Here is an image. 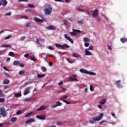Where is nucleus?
<instances>
[{
  "instance_id": "26",
  "label": "nucleus",
  "mask_w": 127,
  "mask_h": 127,
  "mask_svg": "<svg viewBox=\"0 0 127 127\" xmlns=\"http://www.w3.org/2000/svg\"><path fill=\"white\" fill-rule=\"evenodd\" d=\"M45 76H46L45 74H39L37 75V77H38V78H44Z\"/></svg>"
},
{
  "instance_id": "33",
  "label": "nucleus",
  "mask_w": 127,
  "mask_h": 127,
  "mask_svg": "<svg viewBox=\"0 0 127 127\" xmlns=\"http://www.w3.org/2000/svg\"><path fill=\"white\" fill-rule=\"evenodd\" d=\"M69 79H70V80H71V81H72L73 82H75L76 81H79V80H78V79H77L76 78L69 77Z\"/></svg>"
},
{
  "instance_id": "35",
  "label": "nucleus",
  "mask_w": 127,
  "mask_h": 127,
  "mask_svg": "<svg viewBox=\"0 0 127 127\" xmlns=\"http://www.w3.org/2000/svg\"><path fill=\"white\" fill-rule=\"evenodd\" d=\"M86 50L89 51H93L94 50V47L93 46H90L88 49H86Z\"/></svg>"
},
{
  "instance_id": "40",
  "label": "nucleus",
  "mask_w": 127,
  "mask_h": 127,
  "mask_svg": "<svg viewBox=\"0 0 127 127\" xmlns=\"http://www.w3.org/2000/svg\"><path fill=\"white\" fill-rule=\"evenodd\" d=\"M3 96H4V94H3V91L0 90V96L2 97Z\"/></svg>"
},
{
  "instance_id": "20",
  "label": "nucleus",
  "mask_w": 127,
  "mask_h": 127,
  "mask_svg": "<svg viewBox=\"0 0 127 127\" xmlns=\"http://www.w3.org/2000/svg\"><path fill=\"white\" fill-rule=\"evenodd\" d=\"M62 48H64V49H65V48H66V49L70 48V46L67 45L66 44H64L62 46Z\"/></svg>"
},
{
  "instance_id": "47",
  "label": "nucleus",
  "mask_w": 127,
  "mask_h": 127,
  "mask_svg": "<svg viewBox=\"0 0 127 127\" xmlns=\"http://www.w3.org/2000/svg\"><path fill=\"white\" fill-rule=\"evenodd\" d=\"M11 12H9L8 13H6L5 15V16H9V15H11Z\"/></svg>"
},
{
  "instance_id": "53",
  "label": "nucleus",
  "mask_w": 127,
  "mask_h": 127,
  "mask_svg": "<svg viewBox=\"0 0 127 127\" xmlns=\"http://www.w3.org/2000/svg\"><path fill=\"white\" fill-rule=\"evenodd\" d=\"M49 57H53V58H55V56H54L53 55H49L48 54H47Z\"/></svg>"
},
{
  "instance_id": "5",
  "label": "nucleus",
  "mask_w": 127,
  "mask_h": 127,
  "mask_svg": "<svg viewBox=\"0 0 127 127\" xmlns=\"http://www.w3.org/2000/svg\"><path fill=\"white\" fill-rule=\"evenodd\" d=\"M0 115L3 117V118H5V117L7 116V114L6 113V111H5V109H4V108H0Z\"/></svg>"
},
{
  "instance_id": "28",
  "label": "nucleus",
  "mask_w": 127,
  "mask_h": 127,
  "mask_svg": "<svg viewBox=\"0 0 127 127\" xmlns=\"http://www.w3.org/2000/svg\"><path fill=\"white\" fill-rule=\"evenodd\" d=\"M17 120V118L16 117H13L11 119V122L14 123V122H16Z\"/></svg>"
},
{
  "instance_id": "29",
  "label": "nucleus",
  "mask_w": 127,
  "mask_h": 127,
  "mask_svg": "<svg viewBox=\"0 0 127 127\" xmlns=\"http://www.w3.org/2000/svg\"><path fill=\"white\" fill-rule=\"evenodd\" d=\"M39 40H41V38L36 39V42H37V43L39 44L40 47H42V45H41V43H40L39 42Z\"/></svg>"
},
{
  "instance_id": "50",
  "label": "nucleus",
  "mask_w": 127,
  "mask_h": 127,
  "mask_svg": "<svg viewBox=\"0 0 127 127\" xmlns=\"http://www.w3.org/2000/svg\"><path fill=\"white\" fill-rule=\"evenodd\" d=\"M89 45H90V44H89V43H84V46L85 47H89Z\"/></svg>"
},
{
  "instance_id": "11",
  "label": "nucleus",
  "mask_w": 127,
  "mask_h": 127,
  "mask_svg": "<svg viewBox=\"0 0 127 127\" xmlns=\"http://www.w3.org/2000/svg\"><path fill=\"white\" fill-rule=\"evenodd\" d=\"M46 109H47V107L46 106H42L37 108L36 111H38V112H40L41 111H44V110H46Z\"/></svg>"
},
{
  "instance_id": "62",
  "label": "nucleus",
  "mask_w": 127,
  "mask_h": 127,
  "mask_svg": "<svg viewBox=\"0 0 127 127\" xmlns=\"http://www.w3.org/2000/svg\"><path fill=\"white\" fill-rule=\"evenodd\" d=\"M24 57H25V58H28V57H29V54H26L24 55Z\"/></svg>"
},
{
  "instance_id": "57",
  "label": "nucleus",
  "mask_w": 127,
  "mask_h": 127,
  "mask_svg": "<svg viewBox=\"0 0 127 127\" xmlns=\"http://www.w3.org/2000/svg\"><path fill=\"white\" fill-rule=\"evenodd\" d=\"M48 49L50 50H54V48H52V47H51V46H49L48 47Z\"/></svg>"
},
{
  "instance_id": "48",
  "label": "nucleus",
  "mask_w": 127,
  "mask_h": 127,
  "mask_svg": "<svg viewBox=\"0 0 127 127\" xmlns=\"http://www.w3.org/2000/svg\"><path fill=\"white\" fill-rule=\"evenodd\" d=\"M77 10H78V11H83L84 12V10H83V9H81V8L80 7H77L76 8Z\"/></svg>"
},
{
  "instance_id": "63",
  "label": "nucleus",
  "mask_w": 127,
  "mask_h": 127,
  "mask_svg": "<svg viewBox=\"0 0 127 127\" xmlns=\"http://www.w3.org/2000/svg\"><path fill=\"white\" fill-rule=\"evenodd\" d=\"M108 49L112 50V47L110 45H108Z\"/></svg>"
},
{
  "instance_id": "18",
  "label": "nucleus",
  "mask_w": 127,
  "mask_h": 127,
  "mask_svg": "<svg viewBox=\"0 0 127 127\" xmlns=\"http://www.w3.org/2000/svg\"><path fill=\"white\" fill-rule=\"evenodd\" d=\"M107 103V99L105 98L100 101L99 104L100 105H105Z\"/></svg>"
},
{
  "instance_id": "2",
  "label": "nucleus",
  "mask_w": 127,
  "mask_h": 127,
  "mask_svg": "<svg viewBox=\"0 0 127 127\" xmlns=\"http://www.w3.org/2000/svg\"><path fill=\"white\" fill-rule=\"evenodd\" d=\"M44 13L46 15H49V14H51V12H52V6L51 5H47L44 9Z\"/></svg>"
},
{
  "instance_id": "56",
  "label": "nucleus",
  "mask_w": 127,
  "mask_h": 127,
  "mask_svg": "<svg viewBox=\"0 0 127 127\" xmlns=\"http://www.w3.org/2000/svg\"><path fill=\"white\" fill-rule=\"evenodd\" d=\"M104 123H107V121H102L99 122V125H102V124H104Z\"/></svg>"
},
{
  "instance_id": "27",
  "label": "nucleus",
  "mask_w": 127,
  "mask_h": 127,
  "mask_svg": "<svg viewBox=\"0 0 127 127\" xmlns=\"http://www.w3.org/2000/svg\"><path fill=\"white\" fill-rule=\"evenodd\" d=\"M120 40L121 41V42L122 43H125V42H127V39H125L124 38H121L120 39Z\"/></svg>"
},
{
  "instance_id": "21",
  "label": "nucleus",
  "mask_w": 127,
  "mask_h": 127,
  "mask_svg": "<svg viewBox=\"0 0 127 127\" xmlns=\"http://www.w3.org/2000/svg\"><path fill=\"white\" fill-rule=\"evenodd\" d=\"M21 96V92L14 94V97H15V98H19Z\"/></svg>"
},
{
  "instance_id": "15",
  "label": "nucleus",
  "mask_w": 127,
  "mask_h": 127,
  "mask_svg": "<svg viewBox=\"0 0 127 127\" xmlns=\"http://www.w3.org/2000/svg\"><path fill=\"white\" fill-rule=\"evenodd\" d=\"M48 30H56V27L54 26L50 25L46 27Z\"/></svg>"
},
{
  "instance_id": "8",
  "label": "nucleus",
  "mask_w": 127,
  "mask_h": 127,
  "mask_svg": "<svg viewBox=\"0 0 127 127\" xmlns=\"http://www.w3.org/2000/svg\"><path fill=\"white\" fill-rule=\"evenodd\" d=\"M32 88V86H29L26 88V89L24 90L23 95L24 96H26V95H28V94H29L30 93V90H31Z\"/></svg>"
},
{
  "instance_id": "1",
  "label": "nucleus",
  "mask_w": 127,
  "mask_h": 127,
  "mask_svg": "<svg viewBox=\"0 0 127 127\" xmlns=\"http://www.w3.org/2000/svg\"><path fill=\"white\" fill-rule=\"evenodd\" d=\"M103 117H104V114L101 113L99 115V116L97 117H93L92 118V121H90L89 122V123L90 124V125H94V124H95V122H99V121H101V120H102Z\"/></svg>"
},
{
  "instance_id": "38",
  "label": "nucleus",
  "mask_w": 127,
  "mask_h": 127,
  "mask_svg": "<svg viewBox=\"0 0 127 127\" xmlns=\"http://www.w3.org/2000/svg\"><path fill=\"white\" fill-rule=\"evenodd\" d=\"M2 47H4L5 48H7L10 47V46L8 45L3 44V45H2Z\"/></svg>"
},
{
  "instance_id": "54",
  "label": "nucleus",
  "mask_w": 127,
  "mask_h": 127,
  "mask_svg": "<svg viewBox=\"0 0 127 127\" xmlns=\"http://www.w3.org/2000/svg\"><path fill=\"white\" fill-rule=\"evenodd\" d=\"M25 38H26L25 36H23V37H21L20 39V40H21L22 41L24 40L25 39Z\"/></svg>"
},
{
  "instance_id": "34",
  "label": "nucleus",
  "mask_w": 127,
  "mask_h": 127,
  "mask_svg": "<svg viewBox=\"0 0 127 127\" xmlns=\"http://www.w3.org/2000/svg\"><path fill=\"white\" fill-rule=\"evenodd\" d=\"M8 55V56H11V57H13V56H14V53L12 52H9Z\"/></svg>"
},
{
  "instance_id": "55",
  "label": "nucleus",
  "mask_w": 127,
  "mask_h": 127,
  "mask_svg": "<svg viewBox=\"0 0 127 127\" xmlns=\"http://www.w3.org/2000/svg\"><path fill=\"white\" fill-rule=\"evenodd\" d=\"M62 85H63V81H61L58 83V86H62Z\"/></svg>"
},
{
  "instance_id": "31",
  "label": "nucleus",
  "mask_w": 127,
  "mask_h": 127,
  "mask_svg": "<svg viewBox=\"0 0 127 127\" xmlns=\"http://www.w3.org/2000/svg\"><path fill=\"white\" fill-rule=\"evenodd\" d=\"M30 58H31V60L32 61H34V62L36 61V59L35 58V57L34 56L30 57Z\"/></svg>"
},
{
  "instance_id": "36",
  "label": "nucleus",
  "mask_w": 127,
  "mask_h": 127,
  "mask_svg": "<svg viewBox=\"0 0 127 127\" xmlns=\"http://www.w3.org/2000/svg\"><path fill=\"white\" fill-rule=\"evenodd\" d=\"M23 18H24V19H28V17L26 15H21V19H22Z\"/></svg>"
},
{
  "instance_id": "37",
  "label": "nucleus",
  "mask_w": 127,
  "mask_h": 127,
  "mask_svg": "<svg viewBox=\"0 0 127 127\" xmlns=\"http://www.w3.org/2000/svg\"><path fill=\"white\" fill-rule=\"evenodd\" d=\"M24 73H25V70H21L19 72V75H24Z\"/></svg>"
},
{
  "instance_id": "6",
  "label": "nucleus",
  "mask_w": 127,
  "mask_h": 127,
  "mask_svg": "<svg viewBox=\"0 0 127 127\" xmlns=\"http://www.w3.org/2000/svg\"><path fill=\"white\" fill-rule=\"evenodd\" d=\"M81 31L80 30H77V29H72V32H70L69 33L70 35H72V36H75V35H77V33H81Z\"/></svg>"
},
{
  "instance_id": "14",
  "label": "nucleus",
  "mask_w": 127,
  "mask_h": 127,
  "mask_svg": "<svg viewBox=\"0 0 127 127\" xmlns=\"http://www.w3.org/2000/svg\"><path fill=\"white\" fill-rule=\"evenodd\" d=\"M25 123L26 125L31 124V123H35V120L33 118H31L26 121Z\"/></svg>"
},
{
  "instance_id": "49",
  "label": "nucleus",
  "mask_w": 127,
  "mask_h": 127,
  "mask_svg": "<svg viewBox=\"0 0 127 127\" xmlns=\"http://www.w3.org/2000/svg\"><path fill=\"white\" fill-rule=\"evenodd\" d=\"M5 99L3 98H0V103H3L4 102Z\"/></svg>"
},
{
  "instance_id": "4",
  "label": "nucleus",
  "mask_w": 127,
  "mask_h": 127,
  "mask_svg": "<svg viewBox=\"0 0 127 127\" xmlns=\"http://www.w3.org/2000/svg\"><path fill=\"white\" fill-rule=\"evenodd\" d=\"M99 10L98 9H96L95 10H91L88 12V14H89L90 15H92L93 17H97L98 16V12Z\"/></svg>"
},
{
  "instance_id": "59",
  "label": "nucleus",
  "mask_w": 127,
  "mask_h": 127,
  "mask_svg": "<svg viewBox=\"0 0 127 127\" xmlns=\"http://www.w3.org/2000/svg\"><path fill=\"white\" fill-rule=\"evenodd\" d=\"M31 24V23L28 22V23H27L26 27H29L30 26Z\"/></svg>"
},
{
  "instance_id": "22",
  "label": "nucleus",
  "mask_w": 127,
  "mask_h": 127,
  "mask_svg": "<svg viewBox=\"0 0 127 127\" xmlns=\"http://www.w3.org/2000/svg\"><path fill=\"white\" fill-rule=\"evenodd\" d=\"M68 98V96L67 95H64V96H61V97H60V101H63L64 100H65V99H67Z\"/></svg>"
},
{
  "instance_id": "12",
  "label": "nucleus",
  "mask_w": 127,
  "mask_h": 127,
  "mask_svg": "<svg viewBox=\"0 0 127 127\" xmlns=\"http://www.w3.org/2000/svg\"><path fill=\"white\" fill-rule=\"evenodd\" d=\"M85 52V56H92L93 53L90 52L89 50H87L86 49L84 51Z\"/></svg>"
},
{
  "instance_id": "43",
  "label": "nucleus",
  "mask_w": 127,
  "mask_h": 127,
  "mask_svg": "<svg viewBox=\"0 0 127 127\" xmlns=\"http://www.w3.org/2000/svg\"><path fill=\"white\" fill-rule=\"evenodd\" d=\"M90 91H91V92H93L94 91V86H93V85H91L90 86Z\"/></svg>"
},
{
  "instance_id": "23",
  "label": "nucleus",
  "mask_w": 127,
  "mask_h": 127,
  "mask_svg": "<svg viewBox=\"0 0 127 127\" xmlns=\"http://www.w3.org/2000/svg\"><path fill=\"white\" fill-rule=\"evenodd\" d=\"M19 64H20V61H15L13 63V65L14 66H16V65H19Z\"/></svg>"
},
{
  "instance_id": "10",
  "label": "nucleus",
  "mask_w": 127,
  "mask_h": 127,
  "mask_svg": "<svg viewBox=\"0 0 127 127\" xmlns=\"http://www.w3.org/2000/svg\"><path fill=\"white\" fill-rule=\"evenodd\" d=\"M64 37L65 38V39H67V40H68V41H70L72 44L74 43V41H73V39H71V38L69 36H68L67 35V34H65L64 35Z\"/></svg>"
},
{
  "instance_id": "19",
  "label": "nucleus",
  "mask_w": 127,
  "mask_h": 127,
  "mask_svg": "<svg viewBox=\"0 0 127 127\" xmlns=\"http://www.w3.org/2000/svg\"><path fill=\"white\" fill-rule=\"evenodd\" d=\"M72 56L75 58H80V56H81V55L76 53H73Z\"/></svg>"
},
{
  "instance_id": "60",
  "label": "nucleus",
  "mask_w": 127,
  "mask_h": 127,
  "mask_svg": "<svg viewBox=\"0 0 127 127\" xmlns=\"http://www.w3.org/2000/svg\"><path fill=\"white\" fill-rule=\"evenodd\" d=\"M77 22L79 24H83V20H81L80 21H78Z\"/></svg>"
},
{
  "instance_id": "30",
  "label": "nucleus",
  "mask_w": 127,
  "mask_h": 127,
  "mask_svg": "<svg viewBox=\"0 0 127 127\" xmlns=\"http://www.w3.org/2000/svg\"><path fill=\"white\" fill-rule=\"evenodd\" d=\"M33 113L32 112H29L28 113H27V114H26L25 115V118H28L29 117H30V116H31V115H32Z\"/></svg>"
},
{
  "instance_id": "3",
  "label": "nucleus",
  "mask_w": 127,
  "mask_h": 127,
  "mask_svg": "<svg viewBox=\"0 0 127 127\" xmlns=\"http://www.w3.org/2000/svg\"><path fill=\"white\" fill-rule=\"evenodd\" d=\"M79 72L80 73H83V74H87V75H92L93 76H95L96 75V73L93 72L88 71L86 69H85L84 68H81L79 70Z\"/></svg>"
},
{
  "instance_id": "42",
  "label": "nucleus",
  "mask_w": 127,
  "mask_h": 127,
  "mask_svg": "<svg viewBox=\"0 0 127 127\" xmlns=\"http://www.w3.org/2000/svg\"><path fill=\"white\" fill-rule=\"evenodd\" d=\"M23 101H26V102H29L30 101V98H26L23 99Z\"/></svg>"
},
{
  "instance_id": "7",
  "label": "nucleus",
  "mask_w": 127,
  "mask_h": 127,
  "mask_svg": "<svg viewBox=\"0 0 127 127\" xmlns=\"http://www.w3.org/2000/svg\"><path fill=\"white\" fill-rule=\"evenodd\" d=\"M62 105V103L60 102V101H58L56 102V104L52 105L51 108V109H55V108H57V107H61Z\"/></svg>"
},
{
  "instance_id": "64",
  "label": "nucleus",
  "mask_w": 127,
  "mask_h": 127,
  "mask_svg": "<svg viewBox=\"0 0 127 127\" xmlns=\"http://www.w3.org/2000/svg\"><path fill=\"white\" fill-rule=\"evenodd\" d=\"M49 65L50 66H52V65H53V63H52V62H49Z\"/></svg>"
},
{
  "instance_id": "45",
  "label": "nucleus",
  "mask_w": 127,
  "mask_h": 127,
  "mask_svg": "<svg viewBox=\"0 0 127 127\" xmlns=\"http://www.w3.org/2000/svg\"><path fill=\"white\" fill-rule=\"evenodd\" d=\"M41 69L43 72H46V68L45 67H42Z\"/></svg>"
},
{
  "instance_id": "41",
  "label": "nucleus",
  "mask_w": 127,
  "mask_h": 127,
  "mask_svg": "<svg viewBox=\"0 0 127 127\" xmlns=\"http://www.w3.org/2000/svg\"><path fill=\"white\" fill-rule=\"evenodd\" d=\"M53 87V85H49L46 88V90H50Z\"/></svg>"
},
{
  "instance_id": "39",
  "label": "nucleus",
  "mask_w": 127,
  "mask_h": 127,
  "mask_svg": "<svg viewBox=\"0 0 127 127\" xmlns=\"http://www.w3.org/2000/svg\"><path fill=\"white\" fill-rule=\"evenodd\" d=\"M55 46H56V47H57L58 48H59V47H62V45H60L59 44L56 43L55 44Z\"/></svg>"
},
{
  "instance_id": "17",
  "label": "nucleus",
  "mask_w": 127,
  "mask_h": 127,
  "mask_svg": "<svg viewBox=\"0 0 127 127\" xmlns=\"http://www.w3.org/2000/svg\"><path fill=\"white\" fill-rule=\"evenodd\" d=\"M10 83V81L9 79H5L3 80V84L6 85L7 84H9Z\"/></svg>"
},
{
  "instance_id": "24",
  "label": "nucleus",
  "mask_w": 127,
  "mask_h": 127,
  "mask_svg": "<svg viewBox=\"0 0 127 127\" xmlns=\"http://www.w3.org/2000/svg\"><path fill=\"white\" fill-rule=\"evenodd\" d=\"M83 41L84 42H90L91 41V40L88 37H85L83 38Z\"/></svg>"
},
{
  "instance_id": "44",
  "label": "nucleus",
  "mask_w": 127,
  "mask_h": 127,
  "mask_svg": "<svg viewBox=\"0 0 127 127\" xmlns=\"http://www.w3.org/2000/svg\"><path fill=\"white\" fill-rule=\"evenodd\" d=\"M11 37V35H8L6 37H5V40H7V39H9V38H10Z\"/></svg>"
},
{
  "instance_id": "25",
  "label": "nucleus",
  "mask_w": 127,
  "mask_h": 127,
  "mask_svg": "<svg viewBox=\"0 0 127 127\" xmlns=\"http://www.w3.org/2000/svg\"><path fill=\"white\" fill-rule=\"evenodd\" d=\"M34 18L35 21H38L39 22H42L43 21V20L40 19L36 17H35Z\"/></svg>"
},
{
  "instance_id": "16",
  "label": "nucleus",
  "mask_w": 127,
  "mask_h": 127,
  "mask_svg": "<svg viewBox=\"0 0 127 127\" xmlns=\"http://www.w3.org/2000/svg\"><path fill=\"white\" fill-rule=\"evenodd\" d=\"M36 117L37 118V119H38L39 120H45V116L44 115H42V116L37 115Z\"/></svg>"
},
{
  "instance_id": "58",
  "label": "nucleus",
  "mask_w": 127,
  "mask_h": 127,
  "mask_svg": "<svg viewBox=\"0 0 127 127\" xmlns=\"http://www.w3.org/2000/svg\"><path fill=\"white\" fill-rule=\"evenodd\" d=\"M20 114H21V111H17V112H16V115H17V116L20 115Z\"/></svg>"
},
{
  "instance_id": "32",
  "label": "nucleus",
  "mask_w": 127,
  "mask_h": 127,
  "mask_svg": "<svg viewBox=\"0 0 127 127\" xmlns=\"http://www.w3.org/2000/svg\"><path fill=\"white\" fill-rule=\"evenodd\" d=\"M27 6L28 7H30V8H34V7H35V6L32 4H28Z\"/></svg>"
},
{
  "instance_id": "61",
  "label": "nucleus",
  "mask_w": 127,
  "mask_h": 127,
  "mask_svg": "<svg viewBox=\"0 0 127 127\" xmlns=\"http://www.w3.org/2000/svg\"><path fill=\"white\" fill-rule=\"evenodd\" d=\"M19 66L20 67H21V68H23V67H24V64H19Z\"/></svg>"
},
{
  "instance_id": "9",
  "label": "nucleus",
  "mask_w": 127,
  "mask_h": 127,
  "mask_svg": "<svg viewBox=\"0 0 127 127\" xmlns=\"http://www.w3.org/2000/svg\"><path fill=\"white\" fill-rule=\"evenodd\" d=\"M121 82H122V81L119 80L117 81L116 82V87H117L119 89H121V88H123V85L121 84Z\"/></svg>"
},
{
  "instance_id": "46",
  "label": "nucleus",
  "mask_w": 127,
  "mask_h": 127,
  "mask_svg": "<svg viewBox=\"0 0 127 127\" xmlns=\"http://www.w3.org/2000/svg\"><path fill=\"white\" fill-rule=\"evenodd\" d=\"M70 75L72 76V77H77V74H76L75 73H71Z\"/></svg>"
},
{
  "instance_id": "51",
  "label": "nucleus",
  "mask_w": 127,
  "mask_h": 127,
  "mask_svg": "<svg viewBox=\"0 0 127 127\" xmlns=\"http://www.w3.org/2000/svg\"><path fill=\"white\" fill-rule=\"evenodd\" d=\"M63 102H64V103H65V104H67V105H70V103L66 100H64Z\"/></svg>"
},
{
  "instance_id": "52",
  "label": "nucleus",
  "mask_w": 127,
  "mask_h": 127,
  "mask_svg": "<svg viewBox=\"0 0 127 127\" xmlns=\"http://www.w3.org/2000/svg\"><path fill=\"white\" fill-rule=\"evenodd\" d=\"M29 83L28 82H25L24 84H23L22 85V87H25L26 86H27L28 85Z\"/></svg>"
},
{
  "instance_id": "13",
  "label": "nucleus",
  "mask_w": 127,
  "mask_h": 127,
  "mask_svg": "<svg viewBox=\"0 0 127 127\" xmlns=\"http://www.w3.org/2000/svg\"><path fill=\"white\" fill-rule=\"evenodd\" d=\"M7 5V0H1L0 1V6L2 5L3 6H5Z\"/></svg>"
}]
</instances>
